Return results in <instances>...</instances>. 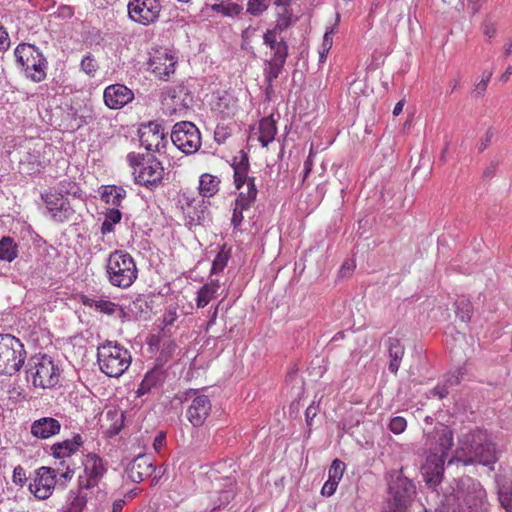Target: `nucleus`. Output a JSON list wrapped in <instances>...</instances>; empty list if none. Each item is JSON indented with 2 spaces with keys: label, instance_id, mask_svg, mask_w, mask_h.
<instances>
[{
  "label": "nucleus",
  "instance_id": "nucleus-1",
  "mask_svg": "<svg viewBox=\"0 0 512 512\" xmlns=\"http://www.w3.org/2000/svg\"><path fill=\"white\" fill-rule=\"evenodd\" d=\"M425 444L432 452L427 456L421 470L430 487H436L443 478L444 463L453 446V432L447 425L437 423L432 432H427Z\"/></svg>",
  "mask_w": 512,
  "mask_h": 512
},
{
  "label": "nucleus",
  "instance_id": "nucleus-2",
  "mask_svg": "<svg viewBox=\"0 0 512 512\" xmlns=\"http://www.w3.org/2000/svg\"><path fill=\"white\" fill-rule=\"evenodd\" d=\"M452 489V493L445 496L448 506L456 505L458 508L466 506L476 512L487 510V493L477 479L469 476L461 477L455 480V487Z\"/></svg>",
  "mask_w": 512,
  "mask_h": 512
},
{
  "label": "nucleus",
  "instance_id": "nucleus-3",
  "mask_svg": "<svg viewBox=\"0 0 512 512\" xmlns=\"http://www.w3.org/2000/svg\"><path fill=\"white\" fill-rule=\"evenodd\" d=\"M97 362L101 372L108 377H120L130 367V351L117 341L105 340L97 346Z\"/></svg>",
  "mask_w": 512,
  "mask_h": 512
},
{
  "label": "nucleus",
  "instance_id": "nucleus-4",
  "mask_svg": "<svg viewBox=\"0 0 512 512\" xmlns=\"http://www.w3.org/2000/svg\"><path fill=\"white\" fill-rule=\"evenodd\" d=\"M467 438L469 443L462 447L465 455L464 464L480 463L493 469V465L503 452V447L493 443L486 432L481 430L474 431Z\"/></svg>",
  "mask_w": 512,
  "mask_h": 512
},
{
  "label": "nucleus",
  "instance_id": "nucleus-5",
  "mask_svg": "<svg viewBox=\"0 0 512 512\" xmlns=\"http://www.w3.org/2000/svg\"><path fill=\"white\" fill-rule=\"evenodd\" d=\"M108 282L118 288H129L137 279L138 270L134 258L125 250L111 252L106 260Z\"/></svg>",
  "mask_w": 512,
  "mask_h": 512
},
{
  "label": "nucleus",
  "instance_id": "nucleus-6",
  "mask_svg": "<svg viewBox=\"0 0 512 512\" xmlns=\"http://www.w3.org/2000/svg\"><path fill=\"white\" fill-rule=\"evenodd\" d=\"M126 159L129 166L132 168V175L136 184L144 186L149 190H153L161 184L164 176V168L157 158L130 152Z\"/></svg>",
  "mask_w": 512,
  "mask_h": 512
},
{
  "label": "nucleus",
  "instance_id": "nucleus-7",
  "mask_svg": "<svg viewBox=\"0 0 512 512\" xmlns=\"http://www.w3.org/2000/svg\"><path fill=\"white\" fill-rule=\"evenodd\" d=\"M60 368L53 358L47 354L37 353L28 359L26 365L27 380L34 387L50 389L59 383Z\"/></svg>",
  "mask_w": 512,
  "mask_h": 512
},
{
  "label": "nucleus",
  "instance_id": "nucleus-8",
  "mask_svg": "<svg viewBox=\"0 0 512 512\" xmlns=\"http://www.w3.org/2000/svg\"><path fill=\"white\" fill-rule=\"evenodd\" d=\"M14 56L26 78L35 83L42 82L46 78L48 61L37 46L20 43L14 50Z\"/></svg>",
  "mask_w": 512,
  "mask_h": 512
},
{
  "label": "nucleus",
  "instance_id": "nucleus-9",
  "mask_svg": "<svg viewBox=\"0 0 512 512\" xmlns=\"http://www.w3.org/2000/svg\"><path fill=\"white\" fill-rule=\"evenodd\" d=\"M25 359L26 350L20 339L11 334H0V374H16L23 367Z\"/></svg>",
  "mask_w": 512,
  "mask_h": 512
},
{
  "label": "nucleus",
  "instance_id": "nucleus-10",
  "mask_svg": "<svg viewBox=\"0 0 512 512\" xmlns=\"http://www.w3.org/2000/svg\"><path fill=\"white\" fill-rule=\"evenodd\" d=\"M389 504L397 508H406L416 494L414 483L405 475L403 470H393L388 476Z\"/></svg>",
  "mask_w": 512,
  "mask_h": 512
},
{
  "label": "nucleus",
  "instance_id": "nucleus-11",
  "mask_svg": "<svg viewBox=\"0 0 512 512\" xmlns=\"http://www.w3.org/2000/svg\"><path fill=\"white\" fill-rule=\"evenodd\" d=\"M171 141L183 153L193 154L201 147L200 131L192 122H178L173 126Z\"/></svg>",
  "mask_w": 512,
  "mask_h": 512
},
{
  "label": "nucleus",
  "instance_id": "nucleus-12",
  "mask_svg": "<svg viewBox=\"0 0 512 512\" xmlns=\"http://www.w3.org/2000/svg\"><path fill=\"white\" fill-rule=\"evenodd\" d=\"M181 399L189 402L186 410L187 420L194 427H201L210 415L212 404L207 395L201 394L198 390L188 389L183 393Z\"/></svg>",
  "mask_w": 512,
  "mask_h": 512
},
{
  "label": "nucleus",
  "instance_id": "nucleus-13",
  "mask_svg": "<svg viewBox=\"0 0 512 512\" xmlns=\"http://www.w3.org/2000/svg\"><path fill=\"white\" fill-rule=\"evenodd\" d=\"M41 200L44 204V214L54 222L64 223L72 219L75 210L67 197L61 193L50 190L41 193Z\"/></svg>",
  "mask_w": 512,
  "mask_h": 512
},
{
  "label": "nucleus",
  "instance_id": "nucleus-14",
  "mask_svg": "<svg viewBox=\"0 0 512 512\" xmlns=\"http://www.w3.org/2000/svg\"><path fill=\"white\" fill-rule=\"evenodd\" d=\"M161 9L159 0H129L127 4L129 18L144 26L155 23L160 16Z\"/></svg>",
  "mask_w": 512,
  "mask_h": 512
},
{
  "label": "nucleus",
  "instance_id": "nucleus-15",
  "mask_svg": "<svg viewBox=\"0 0 512 512\" xmlns=\"http://www.w3.org/2000/svg\"><path fill=\"white\" fill-rule=\"evenodd\" d=\"M58 469L41 466L35 470L33 481L29 484V491L38 500L48 499L57 485Z\"/></svg>",
  "mask_w": 512,
  "mask_h": 512
},
{
  "label": "nucleus",
  "instance_id": "nucleus-16",
  "mask_svg": "<svg viewBox=\"0 0 512 512\" xmlns=\"http://www.w3.org/2000/svg\"><path fill=\"white\" fill-rule=\"evenodd\" d=\"M177 63L178 57L173 51L159 48L151 53L148 66L158 79L167 81L175 73Z\"/></svg>",
  "mask_w": 512,
  "mask_h": 512
},
{
  "label": "nucleus",
  "instance_id": "nucleus-17",
  "mask_svg": "<svg viewBox=\"0 0 512 512\" xmlns=\"http://www.w3.org/2000/svg\"><path fill=\"white\" fill-rule=\"evenodd\" d=\"M138 136L141 146L147 151L164 153L168 144V139L164 133L162 125L156 121H150L141 125L138 130Z\"/></svg>",
  "mask_w": 512,
  "mask_h": 512
},
{
  "label": "nucleus",
  "instance_id": "nucleus-18",
  "mask_svg": "<svg viewBox=\"0 0 512 512\" xmlns=\"http://www.w3.org/2000/svg\"><path fill=\"white\" fill-rule=\"evenodd\" d=\"M84 475L79 476V485L84 489L98 491V483L106 472L102 459L94 453L87 454L84 461Z\"/></svg>",
  "mask_w": 512,
  "mask_h": 512
},
{
  "label": "nucleus",
  "instance_id": "nucleus-19",
  "mask_svg": "<svg viewBox=\"0 0 512 512\" xmlns=\"http://www.w3.org/2000/svg\"><path fill=\"white\" fill-rule=\"evenodd\" d=\"M498 500L506 512H512V468L500 467L495 476Z\"/></svg>",
  "mask_w": 512,
  "mask_h": 512
},
{
  "label": "nucleus",
  "instance_id": "nucleus-20",
  "mask_svg": "<svg viewBox=\"0 0 512 512\" xmlns=\"http://www.w3.org/2000/svg\"><path fill=\"white\" fill-rule=\"evenodd\" d=\"M103 99L110 109H121L134 99V93L123 84H112L104 89Z\"/></svg>",
  "mask_w": 512,
  "mask_h": 512
},
{
  "label": "nucleus",
  "instance_id": "nucleus-21",
  "mask_svg": "<svg viewBox=\"0 0 512 512\" xmlns=\"http://www.w3.org/2000/svg\"><path fill=\"white\" fill-rule=\"evenodd\" d=\"M155 471L153 460L150 455L142 454L136 456L126 467V475L133 483H140L150 477Z\"/></svg>",
  "mask_w": 512,
  "mask_h": 512
},
{
  "label": "nucleus",
  "instance_id": "nucleus-22",
  "mask_svg": "<svg viewBox=\"0 0 512 512\" xmlns=\"http://www.w3.org/2000/svg\"><path fill=\"white\" fill-rule=\"evenodd\" d=\"M185 214L187 224L190 226H207L211 222L209 202L204 198L188 203Z\"/></svg>",
  "mask_w": 512,
  "mask_h": 512
},
{
  "label": "nucleus",
  "instance_id": "nucleus-23",
  "mask_svg": "<svg viewBox=\"0 0 512 512\" xmlns=\"http://www.w3.org/2000/svg\"><path fill=\"white\" fill-rule=\"evenodd\" d=\"M80 302L85 307L93 308L95 311L108 316H112L117 312H119L122 315L125 314L124 310L119 304L110 301L109 298L105 295H81Z\"/></svg>",
  "mask_w": 512,
  "mask_h": 512
},
{
  "label": "nucleus",
  "instance_id": "nucleus-24",
  "mask_svg": "<svg viewBox=\"0 0 512 512\" xmlns=\"http://www.w3.org/2000/svg\"><path fill=\"white\" fill-rule=\"evenodd\" d=\"M61 423L59 420L53 417H41L34 420L30 425V433L33 437L46 440L55 435H58L61 431Z\"/></svg>",
  "mask_w": 512,
  "mask_h": 512
},
{
  "label": "nucleus",
  "instance_id": "nucleus-25",
  "mask_svg": "<svg viewBox=\"0 0 512 512\" xmlns=\"http://www.w3.org/2000/svg\"><path fill=\"white\" fill-rule=\"evenodd\" d=\"M231 167L233 168L234 185L237 190H241L244 184L249 183L250 179H255V177L249 176V157L243 150H240L233 157Z\"/></svg>",
  "mask_w": 512,
  "mask_h": 512
},
{
  "label": "nucleus",
  "instance_id": "nucleus-26",
  "mask_svg": "<svg viewBox=\"0 0 512 512\" xmlns=\"http://www.w3.org/2000/svg\"><path fill=\"white\" fill-rule=\"evenodd\" d=\"M83 444V437L77 433L71 439H65L51 445L50 455L55 459L64 460L76 454Z\"/></svg>",
  "mask_w": 512,
  "mask_h": 512
},
{
  "label": "nucleus",
  "instance_id": "nucleus-27",
  "mask_svg": "<svg viewBox=\"0 0 512 512\" xmlns=\"http://www.w3.org/2000/svg\"><path fill=\"white\" fill-rule=\"evenodd\" d=\"M166 380V372L161 366H156L149 370L141 383L139 384L136 394L141 397L145 394L151 393L154 390L160 389Z\"/></svg>",
  "mask_w": 512,
  "mask_h": 512
},
{
  "label": "nucleus",
  "instance_id": "nucleus-28",
  "mask_svg": "<svg viewBox=\"0 0 512 512\" xmlns=\"http://www.w3.org/2000/svg\"><path fill=\"white\" fill-rule=\"evenodd\" d=\"M263 43L269 47L271 51L269 59L277 62H286L289 55V45L282 36L265 32L263 35Z\"/></svg>",
  "mask_w": 512,
  "mask_h": 512
},
{
  "label": "nucleus",
  "instance_id": "nucleus-29",
  "mask_svg": "<svg viewBox=\"0 0 512 512\" xmlns=\"http://www.w3.org/2000/svg\"><path fill=\"white\" fill-rule=\"evenodd\" d=\"M386 346L390 358L388 369L391 373L397 374L405 354V347L396 337H389Z\"/></svg>",
  "mask_w": 512,
  "mask_h": 512
},
{
  "label": "nucleus",
  "instance_id": "nucleus-30",
  "mask_svg": "<svg viewBox=\"0 0 512 512\" xmlns=\"http://www.w3.org/2000/svg\"><path fill=\"white\" fill-rule=\"evenodd\" d=\"M89 491V489H84L80 486L77 490H70L62 512H82L89 501Z\"/></svg>",
  "mask_w": 512,
  "mask_h": 512
},
{
  "label": "nucleus",
  "instance_id": "nucleus-31",
  "mask_svg": "<svg viewBox=\"0 0 512 512\" xmlns=\"http://www.w3.org/2000/svg\"><path fill=\"white\" fill-rule=\"evenodd\" d=\"M101 199L110 205L118 207L126 197V190L121 186L104 185L99 189Z\"/></svg>",
  "mask_w": 512,
  "mask_h": 512
},
{
  "label": "nucleus",
  "instance_id": "nucleus-32",
  "mask_svg": "<svg viewBox=\"0 0 512 512\" xmlns=\"http://www.w3.org/2000/svg\"><path fill=\"white\" fill-rule=\"evenodd\" d=\"M220 289L219 280H210L204 284L197 292L196 306L198 308H204L208 303L214 299Z\"/></svg>",
  "mask_w": 512,
  "mask_h": 512
},
{
  "label": "nucleus",
  "instance_id": "nucleus-33",
  "mask_svg": "<svg viewBox=\"0 0 512 512\" xmlns=\"http://www.w3.org/2000/svg\"><path fill=\"white\" fill-rule=\"evenodd\" d=\"M236 494V482L231 478L224 479L223 488L218 492L217 504L214 509L229 504L235 497Z\"/></svg>",
  "mask_w": 512,
  "mask_h": 512
},
{
  "label": "nucleus",
  "instance_id": "nucleus-34",
  "mask_svg": "<svg viewBox=\"0 0 512 512\" xmlns=\"http://www.w3.org/2000/svg\"><path fill=\"white\" fill-rule=\"evenodd\" d=\"M259 141L263 147L268 146L275 138L277 127L270 118H263L259 124Z\"/></svg>",
  "mask_w": 512,
  "mask_h": 512
},
{
  "label": "nucleus",
  "instance_id": "nucleus-35",
  "mask_svg": "<svg viewBox=\"0 0 512 512\" xmlns=\"http://www.w3.org/2000/svg\"><path fill=\"white\" fill-rule=\"evenodd\" d=\"M258 190L256 188L255 179H250L247 184L246 191H240L235 202L242 208H251L256 201Z\"/></svg>",
  "mask_w": 512,
  "mask_h": 512
},
{
  "label": "nucleus",
  "instance_id": "nucleus-36",
  "mask_svg": "<svg viewBox=\"0 0 512 512\" xmlns=\"http://www.w3.org/2000/svg\"><path fill=\"white\" fill-rule=\"evenodd\" d=\"M219 179L210 174H203L199 179V192L202 197H211L219 190Z\"/></svg>",
  "mask_w": 512,
  "mask_h": 512
},
{
  "label": "nucleus",
  "instance_id": "nucleus-37",
  "mask_svg": "<svg viewBox=\"0 0 512 512\" xmlns=\"http://www.w3.org/2000/svg\"><path fill=\"white\" fill-rule=\"evenodd\" d=\"M18 256V246L11 237L0 240V260L12 262Z\"/></svg>",
  "mask_w": 512,
  "mask_h": 512
},
{
  "label": "nucleus",
  "instance_id": "nucleus-38",
  "mask_svg": "<svg viewBox=\"0 0 512 512\" xmlns=\"http://www.w3.org/2000/svg\"><path fill=\"white\" fill-rule=\"evenodd\" d=\"M96 500L98 503L95 504V508L98 512H121L125 505V499H116L112 503V509L109 510L106 504L107 493L100 489L97 491Z\"/></svg>",
  "mask_w": 512,
  "mask_h": 512
},
{
  "label": "nucleus",
  "instance_id": "nucleus-39",
  "mask_svg": "<svg viewBox=\"0 0 512 512\" xmlns=\"http://www.w3.org/2000/svg\"><path fill=\"white\" fill-rule=\"evenodd\" d=\"M122 213L117 208H109L104 213V221L101 225V233L103 235L114 231V226L121 221Z\"/></svg>",
  "mask_w": 512,
  "mask_h": 512
},
{
  "label": "nucleus",
  "instance_id": "nucleus-40",
  "mask_svg": "<svg viewBox=\"0 0 512 512\" xmlns=\"http://www.w3.org/2000/svg\"><path fill=\"white\" fill-rule=\"evenodd\" d=\"M285 63L266 59L263 66L264 82H274L282 73Z\"/></svg>",
  "mask_w": 512,
  "mask_h": 512
},
{
  "label": "nucleus",
  "instance_id": "nucleus-41",
  "mask_svg": "<svg viewBox=\"0 0 512 512\" xmlns=\"http://www.w3.org/2000/svg\"><path fill=\"white\" fill-rule=\"evenodd\" d=\"M291 25H292V14L288 10V8L285 7L283 13H280L278 15L275 26L271 29H268L266 32L281 36L282 32L287 30Z\"/></svg>",
  "mask_w": 512,
  "mask_h": 512
},
{
  "label": "nucleus",
  "instance_id": "nucleus-42",
  "mask_svg": "<svg viewBox=\"0 0 512 512\" xmlns=\"http://www.w3.org/2000/svg\"><path fill=\"white\" fill-rule=\"evenodd\" d=\"M54 191L61 193L64 197L71 195L75 198H80L82 196V190L79 185L70 179L60 181L57 189Z\"/></svg>",
  "mask_w": 512,
  "mask_h": 512
},
{
  "label": "nucleus",
  "instance_id": "nucleus-43",
  "mask_svg": "<svg viewBox=\"0 0 512 512\" xmlns=\"http://www.w3.org/2000/svg\"><path fill=\"white\" fill-rule=\"evenodd\" d=\"M455 313L456 316L462 322H469L472 317V304L466 298H460L455 301Z\"/></svg>",
  "mask_w": 512,
  "mask_h": 512
},
{
  "label": "nucleus",
  "instance_id": "nucleus-44",
  "mask_svg": "<svg viewBox=\"0 0 512 512\" xmlns=\"http://www.w3.org/2000/svg\"><path fill=\"white\" fill-rule=\"evenodd\" d=\"M231 257V253L229 250H225V246H223L220 251L215 256L212 267H211V274H218L221 273L225 267L228 264V261Z\"/></svg>",
  "mask_w": 512,
  "mask_h": 512
},
{
  "label": "nucleus",
  "instance_id": "nucleus-45",
  "mask_svg": "<svg viewBox=\"0 0 512 512\" xmlns=\"http://www.w3.org/2000/svg\"><path fill=\"white\" fill-rule=\"evenodd\" d=\"M106 417H107V419H110L111 421H113V424L108 428L109 436L117 435L123 427V423H124L123 413H119L116 410H109L106 413Z\"/></svg>",
  "mask_w": 512,
  "mask_h": 512
},
{
  "label": "nucleus",
  "instance_id": "nucleus-46",
  "mask_svg": "<svg viewBox=\"0 0 512 512\" xmlns=\"http://www.w3.org/2000/svg\"><path fill=\"white\" fill-rule=\"evenodd\" d=\"M335 29V26L328 27L324 33L323 42L319 50V62H324L326 60L327 54L333 45Z\"/></svg>",
  "mask_w": 512,
  "mask_h": 512
},
{
  "label": "nucleus",
  "instance_id": "nucleus-47",
  "mask_svg": "<svg viewBox=\"0 0 512 512\" xmlns=\"http://www.w3.org/2000/svg\"><path fill=\"white\" fill-rule=\"evenodd\" d=\"M346 465L340 459H334L328 470V479L340 482L345 472Z\"/></svg>",
  "mask_w": 512,
  "mask_h": 512
},
{
  "label": "nucleus",
  "instance_id": "nucleus-48",
  "mask_svg": "<svg viewBox=\"0 0 512 512\" xmlns=\"http://www.w3.org/2000/svg\"><path fill=\"white\" fill-rule=\"evenodd\" d=\"M497 20L491 13L487 14L481 24V29L487 38L491 39L496 34Z\"/></svg>",
  "mask_w": 512,
  "mask_h": 512
},
{
  "label": "nucleus",
  "instance_id": "nucleus-49",
  "mask_svg": "<svg viewBox=\"0 0 512 512\" xmlns=\"http://www.w3.org/2000/svg\"><path fill=\"white\" fill-rule=\"evenodd\" d=\"M219 107L225 106V109H221V113L224 117L234 116L238 110L237 100L233 97H223L220 99Z\"/></svg>",
  "mask_w": 512,
  "mask_h": 512
},
{
  "label": "nucleus",
  "instance_id": "nucleus-50",
  "mask_svg": "<svg viewBox=\"0 0 512 512\" xmlns=\"http://www.w3.org/2000/svg\"><path fill=\"white\" fill-rule=\"evenodd\" d=\"M80 67L88 76H94L98 69V64L94 56L91 53H88L82 58Z\"/></svg>",
  "mask_w": 512,
  "mask_h": 512
},
{
  "label": "nucleus",
  "instance_id": "nucleus-51",
  "mask_svg": "<svg viewBox=\"0 0 512 512\" xmlns=\"http://www.w3.org/2000/svg\"><path fill=\"white\" fill-rule=\"evenodd\" d=\"M268 8L267 0H249L247 12L253 16H259Z\"/></svg>",
  "mask_w": 512,
  "mask_h": 512
},
{
  "label": "nucleus",
  "instance_id": "nucleus-52",
  "mask_svg": "<svg viewBox=\"0 0 512 512\" xmlns=\"http://www.w3.org/2000/svg\"><path fill=\"white\" fill-rule=\"evenodd\" d=\"M388 428L392 433H394L396 435L401 434L407 428V421L404 417L395 416V417L391 418Z\"/></svg>",
  "mask_w": 512,
  "mask_h": 512
},
{
  "label": "nucleus",
  "instance_id": "nucleus-53",
  "mask_svg": "<svg viewBox=\"0 0 512 512\" xmlns=\"http://www.w3.org/2000/svg\"><path fill=\"white\" fill-rule=\"evenodd\" d=\"M491 77L492 71L483 74L482 79L475 85L472 91V95L474 97H480L484 95Z\"/></svg>",
  "mask_w": 512,
  "mask_h": 512
},
{
  "label": "nucleus",
  "instance_id": "nucleus-54",
  "mask_svg": "<svg viewBox=\"0 0 512 512\" xmlns=\"http://www.w3.org/2000/svg\"><path fill=\"white\" fill-rule=\"evenodd\" d=\"M463 375H464V369L463 368H458L456 369L455 371L453 372H450L447 377L443 380V382L445 384H447V387H451V386H455V385H458L462 378H463Z\"/></svg>",
  "mask_w": 512,
  "mask_h": 512
},
{
  "label": "nucleus",
  "instance_id": "nucleus-55",
  "mask_svg": "<svg viewBox=\"0 0 512 512\" xmlns=\"http://www.w3.org/2000/svg\"><path fill=\"white\" fill-rule=\"evenodd\" d=\"M248 209L249 208L240 207V205L236 202L234 203V209H233V214H232V218H231V224L233 225L234 228H237L241 225V223L244 219L243 212Z\"/></svg>",
  "mask_w": 512,
  "mask_h": 512
},
{
  "label": "nucleus",
  "instance_id": "nucleus-56",
  "mask_svg": "<svg viewBox=\"0 0 512 512\" xmlns=\"http://www.w3.org/2000/svg\"><path fill=\"white\" fill-rule=\"evenodd\" d=\"M12 481L15 485H18L21 487L25 485V483L27 481V477H26V472L21 465H18L14 468L13 475H12Z\"/></svg>",
  "mask_w": 512,
  "mask_h": 512
},
{
  "label": "nucleus",
  "instance_id": "nucleus-57",
  "mask_svg": "<svg viewBox=\"0 0 512 512\" xmlns=\"http://www.w3.org/2000/svg\"><path fill=\"white\" fill-rule=\"evenodd\" d=\"M494 135H495V131L493 128L487 129V131L480 138V140L477 144V149L479 152H483L485 149H487V147L490 145Z\"/></svg>",
  "mask_w": 512,
  "mask_h": 512
},
{
  "label": "nucleus",
  "instance_id": "nucleus-58",
  "mask_svg": "<svg viewBox=\"0 0 512 512\" xmlns=\"http://www.w3.org/2000/svg\"><path fill=\"white\" fill-rule=\"evenodd\" d=\"M449 394V388L447 387V384H445L443 381L439 382L431 391V396H436L439 399H443Z\"/></svg>",
  "mask_w": 512,
  "mask_h": 512
},
{
  "label": "nucleus",
  "instance_id": "nucleus-59",
  "mask_svg": "<svg viewBox=\"0 0 512 512\" xmlns=\"http://www.w3.org/2000/svg\"><path fill=\"white\" fill-rule=\"evenodd\" d=\"M338 484V482L328 479L321 489V494L325 497L332 496L336 492Z\"/></svg>",
  "mask_w": 512,
  "mask_h": 512
},
{
  "label": "nucleus",
  "instance_id": "nucleus-60",
  "mask_svg": "<svg viewBox=\"0 0 512 512\" xmlns=\"http://www.w3.org/2000/svg\"><path fill=\"white\" fill-rule=\"evenodd\" d=\"M230 133L228 132L227 128L225 126L217 125L215 132H214V138L215 141L219 144H222L226 141V139L229 137Z\"/></svg>",
  "mask_w": 512,
  "mask_h": 512
},
{
  "label": "nucleus",
  "instance_id": "nucleus-61",
  "mask_svg": "<svg viewBox=\"0 0 512 512\" xmlns=\"http://www.w3.org/2000/svg\"><path fill=\"white\" fill-rule=\"evenodd\" d=\"M10 46V39L8 32L0 23V51L8 49Z\"/></svg>",
  "mask_w": 512,
  "mask_h": 512
},
{
  "label": "nucleus",
  "instance_id": "nucleus-62",
  "mask_svg": "<svg viewBox=\"0 0 512 512\" xmlns=\"http://www.w3.org/2000/svg\"><path fill=\"white\" fill-rule=\"evenodd\" d=\"M74 475V470L71 469L69 466L66 467L65 471L60 472L58 469V477H57V483L61 480H63V484H65L67 481H70Z\"/></svg>",
  "mask_w": 512,
  "mask_h": 512
},
{
  "label": "nucleus",
  "instance_id": "nucleus-63",
  "mask_svg": "<svg viewBox=\"0 0 512 512\" xmlns=\"http://www.w3.org/2000/svg\"><path fill=\"white\" fill-rule=\"evenodd\" d=\"M22 168L26 169L28 174H35L40 172L41 164L40 162H29L27 165L23 162L21 163Z\"/></svg>",
  "mask_w": 512,
  "mask_h": 512
},
{
  "label": "nucleus",
  "instance_id": "nucleus-64",
  "mask_svg": "<svg viewBox=\"0 0 512 512\" xmlns=\"http://www.w3.org/2000/svg\"><path fill=\"white\" fill-rule=\"evenodd\" d=\"M485 0H467L468 8L471 10L472 15L477 14L483 6Z\"/></svg>",
  "mask_w": 512,
  "mask_h": 512
}]
</instances>
